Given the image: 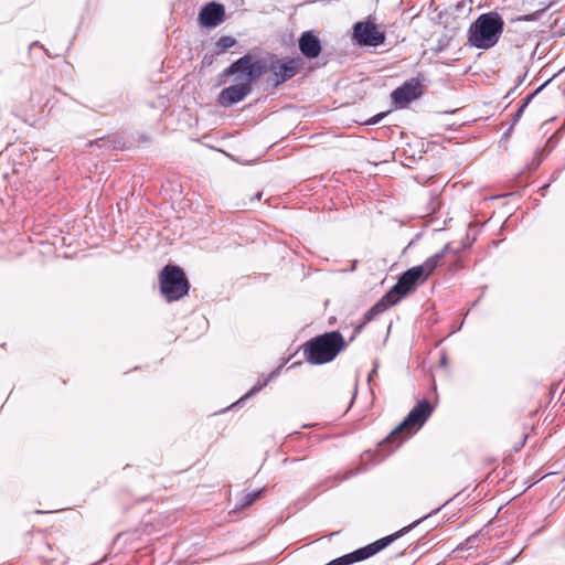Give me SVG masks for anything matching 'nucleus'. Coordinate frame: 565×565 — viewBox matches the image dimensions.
I'll return each instance as SVG.
<instances>
[{"instance_id":"a211bd4d","label":"nucleus","mask_w":565,"mask_h":565,"mask_svg":"<svg viewBox=\"0 0 565 565\" xmlns=\"http://www.w3.org/2000/svg\"><path fill=\"white\" fill-rule=\"evenodd\" d=\"M532 98H533V95H529L526 98L523 99L522 105L519 107V109L514 116V121L520 119L522 113L524 111V109L526 108V106L529 105V103L531 102Z\"/></svg>"},{"instance_id":"7ed1b4c3","label":"nucleus","mask_w":565,"mask_h":565,"mask_svg":"<svg viewBox=\"0 0 565 565\" xmlns=\"http://www.w3.org/2000/svg\"><path fill=\"white\" fill-rule=\"evenodd\" d=\"M344 347L345 342L340 332H326L305 344L303 355L310 364H324L332 361Z\"/></svg>"},{"instance_id":"412c9836","label":"nucleus","mask_w":565,"mask_h":565,"mask_svg":"<svg viewBox=\"0 0 565 565\" xmlns=\"http://www.w3.org/2000/svg\"><path fill=\"white\" fill-rule=\"evenodd\" d=\"M376 373H377V365L375 364L373 370L369 374V382H371L373 380V377L376 375Z\"/></svg>"},{"instance_id":"2eb2a0df","label":"nucleus","mask_w":565,"mask_h":565,"mask_svg":"<svg viewBox=\"0 0 565 565\" xmlns=\"http://www.w3.org/2000/svg\"><path fill=\"white\" fill-rule=\"evenodd\" d=\"M277 372H278V370H276V371L271 372V373L268 375V377H266L264 381H262V382L259 381L257 384H255V385H254V386H253V387H252V388H250V390H249V391H248V392H247V393H246V394H245V395L239 399V402H241V401H245V399H247V398H249V397H252V396L256 395L258 392H260V391L263 390V387H265V386L269 383V381H270L271 379H274V377L277 375Z\"/></svg>"},{"instance_id":"20e7f679","label":"nucleus","mask_w":565,"mask_h":565,"mask_svg":"<svg viewBox=\"0 0 565 565\" xmlns=\"http://www.w3.org/2000/svg\"><path fill=\"white\" fill-rule=\"evenodd\" d=\"M160 289L168 301H174L189 291V282L180 267L167 265L160 274Z\"/></svg>"},{"instance_id":"f8f14e48","label":"nucleus","mask_w":565,"mask_h":565,"mask_svg":"<svg viewBox=\"0 0 565 565\" xmlns=\"http://www.w3.org/2000/svg\"><path fill=\"white\" fill-rule=\"evenodd\" d=\"M299 50L308 58H316L321 53V44L312 32H305L299 39Z\"/></svg>"},{"instance_id":"f3484780","label":"nucleus","mask_w":565,"mask_h":565,"mask_svg":"<svg viewBox=\"0 0 565 565\" xmlns=\"http://www.w3.org/2000/svg\"><path fill=\"white\" fill-rule=\"evenodd\" d=\"M235 43H236V40L234 38L224 35L218 39L216 45L218 49L224 51V50H227V49H231L232 46H234Z\"/></svg>"},{"instance_id":"ddd939ff","label":"nucleus","mask_w":565,"mask_h":565,"mask_svg":"<svg viewBox=\"0 0 565 565\" xmlns=\"http://www.w3.org/2000/svg\"><path fill=\"white\" fill-rule=\"evenodd\" d=\"M448 249L449 244H446L440 252L428 257L423 264L417 266L426 279L433 274L435 268L441 264Z\"/></svg>"},{"instance_id":"9b49d317","label":"nucleus","mask_w":565,"mask_h":565,"mask_svg":"<svg viewBox=\"0 0 565 565\" xmlns=\"http://www.w3.org/2000/svg\"><path fill=\"white\" fill-rule=\"evenodd\" d=\"M299 61L297 60H288L286 62H277L273 64L271 71L275 75L276 84H280L286 82L296 75L299 70Z\"/></svg>"},{"instance_id":"6ab92c4d","label":"nucleus","mask_w":565,"mask_h":565,"mask_svg":"<svg viewBox=\"0 0 565 565\" xmlns=\"http://www.w3.org/2000/svg\"><path fill=\"white\" fill-rule=\"evenodd\" d=\"M384 116H385L384 114L376 115L375 117L371 118L367 121V124H370V125L377 124Z\"/></svg>"},{"instance_id":"4be33fe9","label":"nucleus","mask_w":565,"mask_h":565,"mask_svg":"<svg viewBox=\"0 0 565 565\" xmlns=\"http://www.w3.org/2000/svg\"><path fill=\"white\" fill-rule=\"evenodd\" d=\"M523 20H525V21H531V20H532V17H531V15H526V17H524V18H523Z\"/></svg>"},{"instance_id":"f257e3e1","label":"nucleus","mask_w":565,"mask_h":565,"mask_svg":"<svg viewBox=\"0 0 565 565\" xmlns=\"http://www.w3.org/2000/svg\"><path fill=\"white\" fill-rule=\"evenodd\" d=\"M265 71V63L260 60H255L250 55H245L232 63L224 71V75H236V83L220 93V104L224 107H228L243 100L252 90V82L262 76Z\"/></svg>"},{"instance_id":"9d476101","label":"nucleus","mask_w":565,"mask_h":565,"mask_svg":"<svg viewBox=\"0 0 565 565\" xmlns=\"http://www.w3.org/2000/svg\"><path fill=\"white\" fill-rule=\"evenodd\" d=\"M419 94L420 93L418 83L407 82L392 93V98L395 105L404 107L408 103L416 99L419 96Z\"/></svg>"},{"instance_id":"39448f33","label":"nucleus","mask_w":565,"mask_h":565,"mask_svg":"<svg viewBox=\"0 0 565 565\" xmlns=\"http://www.w3.org/2000/svg\"><path fill=\"white\" fill-rule=\"evenodd\" d=\"M412 526L413 525H407L394 534L387 535V536L380 539V540L375 541L374 543H371L364 547H361L352 553H349L341 557L332 559L331 562H329L326 565H350L355 562L366 559V558L373 556L374 554L379 553L386 546H388L392 542H394L402 535H404Z\"/></svg>"},{"instance_id":"423d86ee","label":"nucleus","mask_w":565,"mask_h":565,"mask_svg":"<svg viewBox=\"0 0 565 565\" xmlns=\"http://www.w3.org/2000/svg\"><path fill=\"white\" fill-rule=\"evenodd\" d=\"M433 413V406L428 401L419 402L407 415V417L386 438L387 443H395L399 445L403 440L402 433L411 434L413 428L418 429L422 427Z\"/></svg>"},{"instance_id":"0eeeda50","label":"nucleus","mask_w":565,"mask_h":565,"mask_svg":"<svg viewBox=\"0 0 565 565\" xmlns=\"http://www.w3.org/2000/svg\"><path fill=\"white\" fill-rule=\"evenodd\" d=\"M426 280L422 270L414 266L407 269L398 278L397 282L387 292V299H392L391 303H397L404 296L415 289V287Z\"/></svg>"},{"instance_id":"f03ea898","label":"nucleus","mask_w":565,"mask_h":565,"mask_svg":"<svg viewBox=\"0 0 565 565\" xmlns=\"http://www.w3.org/2000/svg\"><path fill=\"white\" fill-rule=\"evenodd\" d=\"M504 21L497 12L481 14L470 25L468 42L481 50L493 47L503 33Z\"/></svg>"},{"instance_id":"1a4fd4ad","label":"nucleus","mask_w":565,"mask_h":565,"mask_svg":"<svg viewBox=\"0 0 565 565\" xmlns=\"http://www.w3.org/2000/svg\"><path fill=\"white\" fill-rule=\"evenodd\" d=\"M224 14L225 9L223 4L211 2L202 8L199 19L202 25L214 28L222 23Z\"/></svg>"},{"instance_id":"4468645a","label":"nucleus","mask_w":565,"mask_h":565,"mask_svg":"<svg viewBox=\"0 0 565 565\" xmlns=\"http://www.w3.org/2000/svg\"><path fill=\"white\" fill-rule=\"evenodd\" d=\"M392 299H387V294L372 308H370L365 315L364 319L365 321L373 320L376 316L383 313L385 310H387L390 307L394 306L395 303H391Z\"/></svg>"},{"instance_id":"dca6fc26","label":"nucleus","mask_w":565,"mask_h":565,"mask_svg":"<svg viewBox=\"0 0 565 565\" xmlns=\"http://www.w3.org/2000/svg\"><path fill=\"white\" fill-rule=\"evenodd\" d=\"M263 492H264V490H259V491L249 492V493L244 494L241 500V507L245 508V507L253 504L255 501H257L262 497Z\"/></svg>"},{"instance_id":"aec40b11","label":"nucleus","mask_w":565,"mask_h":565,"mask_svg":"<svg viewBox=\"0 0 565 565\" xmlns=\"http://www.w3.org/2000/svg\"><path fill=\"white\" fill-rule=\"evenodd\" d=\"M427 516H430V513H427V515H425L424 518L413 522L411 525H413L406 533H408L413 527H415L416 525H418L424 519H426Z\"/></svg>"},{"instance_id":"6e6552de","label":"nucleus","mask_w":565,"mask_h":565,"mask_svg":"<svg viewBox=\"0 0 565 565\" xmlns=\"http://www.w3.org/2000/svg\"><path fill=\"white\" fill-rule=\"evenodd\" d=\"M353 38L360 45L379 46L384 43L385 34L369 21L356 22L353 28Z\"/></svg>"}]
</instances>
